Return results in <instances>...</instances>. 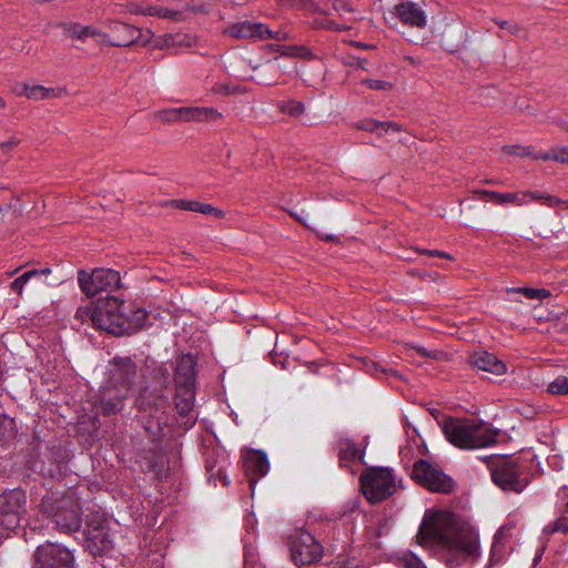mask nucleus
Segmentation results:
<instances>
[{"label":"nucleus","mask_w":568,"mask_h":568,"mask_svg":"<svg viewBox=\"0 0 568 568\" xmlns=\"http://www.w3.org/2000/svg\"><path fill=\"white\" fill-rule=\"evenodd\" d=\"M195 366L196 362L192 355L184 354L179 357L174 369V385L195 386Z\"/></svg>","instance_id":"21"},{"label":"nucleus","mask_w":568,"mask_h":568,"mask_svg":"<svg viewBox=\"0 0 568 568\" xmlns=\"http://www.w3.org/2000/svg\"><path fill=\"white\" fill-rule=\"evenodd\" d=\"M243 468L248 477L250 486H254L257 479L268 471L267 456L262 452L252 450L247 453L243 460Z\"/></svg>","instance_id":"19"},{"label":"nucleus","mask_w":568,"mask_h":568,"mask_svg":"<svg viewBox=\"0 0 568 568\" xmlns=\"http://www.w3.org/2000/svg\"><path fill=\"white\" fill-rule=\"evenodd\" d=\"M85 528L87 548L93 556H102L113 547L106 520L99 514L88 517Z\"/></svg>","instance_id":"12"},{"label":"nucleus","mask_w":568,"mask_h":568,"mask_svg":"<svg viewBox=\"0 0 568 568\" xmlns=\"http://www.w3.org/2000/svg\"><path fill=\"white\" fill-rule=\"evenodd\" d=\"M150 568H164V566L161 560H155L151 564Z\"/></svg>","instance_id":"60"},{"label":"nucleus","mask_w":568,"mask_h":568,"mask_svg":"<svg viewBox=\"0 0 568 568\" xmlns=\"http://www.w3.org/2000/svg\"><path fill=\"white\" fill-rule=\"evenodd\" d=\"M509 531H510V528L501 527L495 534L493 545L490 548V557H489L490 566L497 565L504 559V557L507 552V542H508Z\"/></svg>","instance_id":"26"},{"label":"nucleus","mask_w":568,"mask_h":568,"mask_svg":"<svg viewBox=\"0 0 568 568\" xmlns=\"http://www.w3.org/2000/svg\"><path fill=\"white\" fill-rule=\"evenodd\" d=\"M415 539L417 545L433 552L447 568H459L480 556L477 531L448 511L426 514Z\"/></svg>","instance_id":"1"},{"label":"nucleus","mask_w":568,"mask_h":568,"mask_svg":"<svg viewBox=\"0 0 568 568\" xmlns=\"http://www.w3.org/2000/svg\"><path fill=\"white\" fill-rule=\"evenodd\" d=\"M39 508L61 531H78L81 527V507L72 491L63 495L47 494L42 497Z\"/></svg>","instance_id":"4"},{"label":"nucleus","mask_w":568,"mask_h":568,"mask_svg":"<svg viewBox=\"0 0 568 568\" xmlns=\"http://www.w3.org/2000/svg\"><path fill=\"white\" fill-rule=\"evenodd\" d=\"M138 375V367L130 357H114L109 371L108 384L129 394Z\"/></svg>","instance_id":"17"},{"label":"nucleus","mask_w":568,"mask_h":568,"mask_svg":"<svg viewBox=\"0 0 568 568\" xmlns=\"http://www.w3.org/2000/svg\"><path fill=\"white\" fill-rule=\"evenodd\" d=\"M560 495H561L562 500L565 501L564 510L561 511V514H565L566 516H568V491H567V489L564 488L560 491Z\"/></svg>","instance_id":"55"},{"label":"nucleus","mask_w":568,"mask_h":568,"mask_svg":"<svg viewBox=\"0 0 568 568\" xmlns=\"http://www.w3.org/2000/svg\"><path fill=\"white\" fill-rule=\"evenodd\" d=\"M176 209L200 212L205 215H214L217 219H223L225 213L207 203H201L197 201L176 200L172 202Z\"/></svg>","instance_id":"28"},{"label":"nucleus","mask_w":568,"mask_h":568,"mask_svg":"<svg viewBox=\"0 0 568 568\" xmlns=\"http://www.w3.org/2000/svg\"><path fill=\"white\" fill-rule=\"evenodd\" d=\"M303 214H304L303 210H302V213L290 211V215L292 217H294L297 222L302 223L304 226L310 227L308 224L306 223V219Z\"/></svg>","instance_id":"52"},{"label":"nucleus","mask_w":568,"mask_h":568,"mask_svg":"<svg viewBox=\"0 0 568 568\" xmlns=\"http://www.w3.org/2000/svg\"><path fill=\"white\" fill-rule=\"evenodd\" d=\"M545 534L552 535L555 532L568 534V516L561 514L554 523L544 528Z\"/></svg>","instance_id":"35"},{"label":"nucleus","mask_w":568,"mask_h":568,"mask_svg":"<svg viewBox=\"0 0 568 568\" xmlns=\"http://www.w3.org/2000/svg\"><path fill=\"white\" fill-rule=\"evenodd\" d=\"M485 462L490 470L491 479L504 491L521 493L528 485L523 475L521 464L511 456L486 457Z\"/></svg>","instance_id":"6"},{"label":"nucleus","mask_w":568,"mask_h":568,"mask_svg":"<svg viewBox=\"0 0 568 568\" xmlns=\"http://www.w3.org/2000/svg\"><path fill=\"white\" fill-rule=\"evenodd\" d=\"M169 404V396L162 389L144 388L136 398V406L144 414L142 417L144 429L154 442L161 437L162 424L164 423L163 415Z\"/></svg>","instance_id":"5"},{"label":"nucleus","mask_w":568,"mask_h":568,"mask_svg":"<svg viewBox=\"0 0 568 568\" xmlns=\"http://www.w3.org/2000/svg\"><path fill=\"white\" fill-rule=\"evenodd\" d=\"M362 490L372 504L389 497L395 490V479L387 468H373L361 476Z\"/></svg>","instance_id":"8"},{"label":"nucleus","mask_w":568,"mask_h":568,"mask_svg":"<svg viewBox=\"0 0 568 568\" xmlns=\"http://www.w3.org/2000/svg\"><path fill=\"white\" fill-rule=\"evenodd\" d=\"M27 496L24 490L14 488L0 495V529L11 531L20 526L26 514Z\"/></svg>","instance_id":"9"},{"label":"nucleus","mask_w":568,"mask_h":568,"mask_svg":"<svg viewBox=\"0 0 568 568\" xmlns=\"http://www.w3.org/2000/svg\"><path fill=\"white\" fill-rule=\"evenodd\" d=\"M23 93L32 100H43L55 97L53 89H47L42 85H24Z\"/></svg>","instance_id":"32"},{"label":"nucleus","mask_w":568,"mask_h":568,"mask_svg":"<svg viewBox=\"0 0 568 568\" xmlns=\"http://www.w3.org/2000/svg\"><path fill=\"white\" fill-rule=\"evenodd\" d=\"M129 394L110 384H105L94 396L93 406L97 413L103 416H112L122 412Z\"/></svg>","instance_id":"16"},{"label":"nucleus","mask_w":568,"mask_h":568,"mask_svg":"<svg viewBox=\"0 0 568 568\" xmlns=\"http://www.w3.org/2000/svg\"><path fill=\"white\" fill-rule=\"evenodd\" d=\"M559 125L562 128V130L568 132V122H561Z\"/></svg>","instance_id":"64"},{"label":"nucleus","mask_w":568,"mask_h":568,"mask_svg":"<svg viewBox=\"0 0 568 568\" xmlns=\"http://www.w3.org/2000/svg\"><path fill=\"white\" fill-rule=\"evenodd\" d=\"M274 48L276 49V51L281 52L282 55L293 57V55L297 54L296 53L297 48H294V47L286 48L283 45H274Z\"/></svg>","instance_id":"48"},{"label":"nucleus","mask_w":568,"mask_h":568,"mask_svg":"<svg viewBox=\"0 0 568 568\" xmlns=\"http://www.w3.org/2000/svg\"><path fill=\"white\" fill-rule=\"evenodd\" d=\"M363 84L367 85L371 90H384L388 91L393 89V83L383 80L366 79L362 81Z\"/></svg>","instance_id":"41"},{"label":"nucleus","mask_w":568,"mask_h":568,"mask_svg":"<svg viewBox=\"0 0 568 568\" xmlns=\"http://www.w3.org/2000/svg\"><path fill=\"white\" fill-rule=\"evenodd\" d=\"M78 283L88 297H93L99 293H110L120 287L121 277L119 272L111 268H94L91 273L79 270Z\"/></svg>","instance_id":"7"},{"label":"nucleus","mask_w":568,"mask_h":568,"mask_svg":"<svg viewBox=\"0 0 568 568\" xmlns=\"http://www.w3.org/2000/svg\"><path fill=\"white\" fill-rule=\"evenodd\" d=\"M278 110L290 116L298 118L305 111V105L303 102L297 100H287V101H278L277 102Z\"/></svg>","instance_id":"31"},{"label":"nucleus","mask_w":568,"mask_h":568,"mask_svg":"<svg viewBox=\"0 0 568 568\" xmlns=\"http://www.w3.org/2000/svg\"><path fill=\"white\" fill-rule=\"evenodd\" d=\"M446 439L460 449H477L497 443L500 432L488 428L474 419L445 417L440 422Z\"/></svg>","instance_id":"3"},{"label":"nucleus","mask_w":568,"mask_h":568,"mask_svg":"<svg viewBox=\"0 0 568 568\" xmlns=\"http://www.w3.org/2000/svg\"><path fill=\"white\" fill-rule=\"evenodd\" d=\"M18 144H19V140L12 138V139L8 140L7 142L0 143V149L3 151H8V150H12Z\"/></svg>","instance_id":"49"},{"label":"nucleus","mask_w":568,"mask_h":568,"mask_svg":"<svg viewBox=\"0 0 568 568\" xmlns=\"http://www.w3.org/2000/svg\"><path fill=\"white\" fill-rule=\"evenodd\" d=\"M246 90L240 85H233V90H232V94H235V93H245Z\"/></svg>","instance_id":"59"},{"label":"nucleus","mask_w":568,"mask_h":568,"mask_svg":"<svg viewBox=\"0 0 568 568\" xmlns=\"http://www.w3.org/2000/svg\"><path fill=\"white\" fill-rule=\"evenodd\" d=\"M496 23L499 26V28L507 30L511 34H517L520 31V28L516 23H511L506 20H496Z\"/></svg>","instance_id":"44"},{"label":"nucleus","mask_w":568,"mask_h":568,"mask_svg":"<svg viewBox=\"0 0 568 568\" xmlns=\"http://www.w3.org/2000/svg\"><path fill=\"white\" fill-rule=\"evenodd\" d=\"M195 386H175L174 404L181 416H186L194 407Z\"/></svg>","instance_id":"25"},{"label":"nucleus","mask_w":568,"mask_h":568,"mask_svg":"<svg viewBox=\"0 0 568 568\" xmlns=\"http://www.w3.org/2000/svg\"><path fill=\"white\" fill-rule=\"evenodd\" d=\"M414 349L424 357H433L432 352L427 351L425 347H414Z\"/></svg>","instance_id":"56"},{"label":"nucleus","mask_w":568,"mask_h":568,"mask_svg":"<svg viewBox=\"0 0 568 568\" xmlns=\"http://www.w3.org/2000/svg\"><path fill=\"white\" fill-rule=\"evenodd\" d=\"M469 363L478 369L495 375H503L507 371L504 362L498 359L494 354L484 349L474 352L469 357Z\"/></svg>","instance_id":"22"},{"label":"nucleus","mask_w":568,"mask_h":568,"mask_svg":"<svg viewBox=\"0 0 568 568\" xmlns=\"http://www.w3.org/2000/svg\"><path fill=\"white\" fill-rule=\"evenodd\" d=\"M395 12L398 19L405 24L419 29L426 27L427 17L424 10L413 1H402L396 4Z\"/></svg>","instance_id":"20"},{"label":"nucleus","mask_w":568,"mask_h":568,"mask_svg":"<svg viewBox=\"0 0 568 568\" xmlns=\"http://www.w3.org/2000/svg\"><path fill=\"white\" fill-rule=\"evenodd\" d=\"M476 195H478L483 200H489L498 205H504L508 203H513L517 206H521L526 203V201H523L520 197V193H499L496 191H488V190H476L474 191Z\"/></svg>","instance_id":"27"},{"label":"nucleus","mask_w":568,"mask_h":568,"mask_svg":"<svg viewBox=\"0 0 568 568\" xmlns=\"http://www.w3.org/2000/svg\"><path fill=\"white\" fill-rule=\"evenodd\" d=\"M552 152H554L552 161L568 164V148L567 146H556L552 149Z\"/></svg>","instance_id":"43"},{"label":"nucleus","mask_w":568,"mask_h":568,"mask_svg":"<svg viewBox=\"0 0 568 568\" xmlns=\"http://www.w3.org/2000/svg\"><path fill=\"white\" fill-rule=\"evenodd\" d=\"M156 14L159 17H169L170 16V11L168 9H161L156 12Z\"/></svg>","instance_id":"61"},{"label":"nucleus","mask_w":568,"mask_h":568,"mask_svg":"<svg viewBox=\"0 0 568 568\" xmlns=\"http://www.w3.org/2000/svg\"><path fill=\"white\" fill-rule=\"evenodd\" d=\"M70 37L77 38L80 40H85L87 38H95L99 43L105 44L106 33L99 31L92 27H83L80 24H74L69 29Z\"/></svg>","instance_id":"29"},{"label":"nucleus","mask_w":568,"mask_h":568,"mask_svg":"<svg viewBox=\"0 0 568 568\" xmlns=\"http://www.w3.org/2000/svg\"><path fill=\"white\" fill-rule=\"evenodd\" d=\"M352 67L366 69L367 60L361 58H353V61L349 63Z\"/></svg>","instance_id":"54"},{"label":"nucleus","mask_w":568,"mask_h":568,"mask_svg":"<svg viewBox=\"0 0 568 568\" xmlns=\"http://www.w3.org/2000/svg\"><path fill=\"white\" fill-rule=\"evenodd\" d=\"M400 561L404 568H426L425 564L410 551L405 554Z\"/></svg>","instance_id":"39"},{"label":"nucleus","mask_w":568,"mask_h":568,"mask_svg":"<svg viewBox=\"0 0 568 568\" xmlns=\"http://www.w3.org/2000/svg\"><path fill=\"white\" fill-rule=\"evenodd\" d=\"M108 28L111 32V36L106 34L105 44H110L113 47H129L139 41L141 37L140 29L135 27L119 22V21H110Z\"/></svg>","instance_id":"18"},{"label":"nucleus","mask_w":568,"mask_h":568,"mask_svg":"<svg viewBox=\"0 0 568 568\" xmlns=\"http://www.w3.org/2000/svg\"><path fill=\"white\" fill-rule=\"evenodd\" d=\"M323 240L325 241H328V242H335L337 241V237L335 235H325V236H321Z\"/></svg>","instance_id":"63"},{"label":"nucleus","mask_w":568,"mask_h":568,"mask_svg":"<svg viewBox=\"0 0 568 568\" xmlns=\"http://www.w3.org/2000/svg\"><path fill=\"white\" fill-rule=\"evenodd\" d=\"M357 129L363 130V131H367V132L377 133V134L382 135L381 122L375 121V120H364V121H361L357 124Z\"/></svg>","instance_id":"42"},{"label":"nucleus","mask_w":568,"mask_h":568,"mask_svg":"<svg viewBox=\"0 0 568 568\" xmlns=\"http://www.w3.org/2000/svg\"><path fill=\"white\" fill-rule=\"evenodd\" d=\"M233 87L230 84H222L220 85L219 92H222L224 94H232Z\"/></svg>","instance_id":"57"},{"label":"nucleus","mask_w":568,"mask_h":568,"mask_svg":"<svg viewBox=\"0 0 568 568\" xmlns=\"http://www.w3.org/2000/svg\"><path fill=\"white\" fill-rule=\"evenodd\" d=\"M353 45H355L358 49H373V48H375L374 45H371V44H367V43H363V42H354Z\"/></svg>","instance_id":"58"},{"label":"nucleus","mask_w":568,"mask_h":568,"mask_svg":"<svg viewBox=\"0 0 568 568\" xmlns=\"http://www.w3.org/2000/svg\"><path fill=\"white\" fill-rule=\"evenodd\" d=\"M412 478L430 491L449 494L455 488V481L442 469L430 463L419 459L414 464Z\"/></svg>","instance_id":"10"},{"label":"nucleus","mask_w":568,"mask_h":568,"mask_svg":"<svg viewBox=\"0 0 568 568\" xmlns=\"http://www.w3.org/2000/svg\"><path fill=\"white\" fill-rule=\"evenodd\" d=\"M16 423L8 416H0V444L4 445L16 437Z\"/></svg>","instance_id":"30"},{"label":"nucleus","mask_w":568,"mask_h":568,"mask_svg":"<svg viewBox=\"0 0 568 568\" xmlns=\"http://www.w3.org/2000/svg\"><path fill=\"white\" fill-rule=\"evenodd\" d=\"M548 392L552 395H567L568 378L566 376H558L548 385Z\"/></svg>","instance_id":"37"},{"label":"nucleus","mask_w":568,"mask_h":568,"mask_svg":"<svg viewBox=\"0 0 568 568\" xmlns=\"http://www.w3.org/2000/svg\"><path fill=\"white\" fill-rule=\"evenodd\" d=\"M422 254H427L429 256H434V257H442V258H447V260H454V257L446 253V252H443V251H438V250H423L420 251Z\"/></svg>","instance_id":"46"},{"label":"nucleus","mask_w":568,"mask_h":568,"mask_svg":"<svg viewBox=\"0 0 568 568\" xmlns=\"http://www.w3.org/2000/svg\"><path fill=\"white\" fill-rule=\"evenodd\" d=\"M382 373L385 374L388 377H396V378H399V379L403 378V375L399 372H397L396 369L392 368V367H385L384 366V368H382Z\"/></svg>","instance_id":"51"},{"label":"nucleus","mask_w":568,"mask_h":568,"mask_svg":"<svg viewBox=\"0 0 568 568\" xmlns=\"http://www.w3.org/2000/svg\"><path fill=\"white\" fill-rule=\"evenodd\" d=\"M225 457L215 450L207 452L205 458V469L207 473L209 480H213L216 485L219 478L224 486L229 484L227 477L224 473Z\"/></svg>","instance_id":"23"},{"label":"nucleus","mask_w":568,"mask_h":568,"mask_svg":"<svg viewBox=\"0 0 568 568\" xmlns=\"http://www.w3.org/2000/svg\"><path fill=\"white\" fill-rule=\"evenodd\" d=\"M39 275V270H31V271H28V272H24L23 274H21L20 276H18L12 283H11V288L12 291H14L16 293H18L19 295H21L22 291H23V287L24 285L30 281V278L34 277V276H38Z\"/></svg>","instance_id":"36"},{"label":"nucleus","mask_w":568,"mask_h":568,"mask_svg":"<svg viewBox=\"0 0 568 568\" xmlns=\"http://www.w3.org/2000/svg\"><path fill=\"white\" fill-rule=\"evenodd\" d=\"M388 131L400 132L402 126L398 123L392 121L381 122V132L383 133Z\"/></svg>","instance_id":"45"},{"label":"nucleus","mask_w":568,"mask_h":568,"mask_svg":"<svg viewBox=\"0 0 568 568\" xmlns=\"http://www.w3.org/2000/svg\"><path fill=\"white\" fill-rule=\"evenodd\" d=\"M382 368H384V366L381 363H376V362L367 363V372L371 374H376L378 372L382 373Z\"/></svg>","instance_id":"50"},{"label":"nucleus","mask_w":568,"mask_h":568,"mask_svg":"<svg viewBox=\"0 0 568 568\" xmlns=\"http://www.w3.org/2000/svg\"><path fill=\"white\" fill-rule=\"evenodd\" d=\"M334 8H335L336 11H338L341 13H343V12H352L353 11L346 0H336L334 2Z\"/></svg>","instance_id":"47"},{"label":"nucleus","mask_w":568,"mask_h":568,"mask_svg":"<svg viewBox=\"0 0 568 568\" xmlns=\"http://www.w3.org/2000/svg\"><path fill=\"white\" fill-rule=\"evenodd\" d=\"M405 60L408 61L413 65L419 64V61L415 60L413 57H409V55L405 57Z\"/></svg>","instance_id":"62"},{"label":"nucleus","mask_w":568,"mask_h":568,"mask_svg":"<svg viewBox=\"0 0 568 568\" xmlns=\"http://www.w3.org/2000/svg\"><path fill=\"white\" fill-rule=\"evenodd\" d=\"M143 308L132 310L125 302L111 295L95 302L94 327L112 335H130L138 332L146 320Z\"/></svg>","instance_id":"2"},{"label":"nucleus","mask_w":568,"mask_h":568,"mask_svg":"<svg viewBox=\"0 0 568 568\" xmlns=\"http://www.w3.org/2000/svg\"><path fill=\"white\" fill-rule=\"evenodd\" d=\"M535 159H538V160H544V161H550L552 160V156H554V152H539L537 154H534L532 155Z\"/></svg>","instance_id":"53"},{"label":"nucleus","mask_w":568,"mask_h":568,"mask_svg":"<svg viewBox=\"0 0 568 568\" xmlns=\"http://www.w3.org/2000/svg\"><path fill=\"white\" fill-rule=\"evenodd\" d=\"M37 568H73L72 552L59 544H45L34 552Z\"/></svg>","instance_id":"14"},{"label":"nucleus","mask_w":568,"mask_h":568,"mask_svg":"<svg viewBox=\"0 0 568 568\" xmlns=\"http://www.w3.org/2000/svg\"><path fill=\"white\" fill-rule=\"evenodd\" d=\"M338 458L341 467H351L354 463H359L364 458V452L355 445L354 442L345 439L337 443Z\"/></svg>","instance_id":"24"},{"label":"nucleus","mask_w":568,"mask_h":568,"mask_svg":"<svg viewBox=\"0 0 568 568\" xmlns=\"http://www.w3.org/2000/svg\"><path fill=\"white\" fill-rule=\"evenodd\" d=\"M508 292L520 293L528 300H545L551 295L550 291L545 288L513 287Z\"/></svg>","instance_id":"33"},{"label":"nucleus","mask_w":568,"mask_h":568,"mask_svg":"<svg viewBox=\"0 0 568 568\" xmlns=\"http://www.w3.org/2000/svg\"><path fill=\"white\" fill-rule=\"evenodd\" d=\"M520 197L523 199V201H525L526 197H530L531 200H542L544 204L548 205L549 207H555L562 203V201L556 196L546 195L539 192H521Z\"/></svg>","instance_id":"34"},{"label":"nucleus","mask_w":568,"mask_h":568,"mask_svg":"<svg viewBox=\"0 0 568 568\" xmlns=\"http://www.w3.org/2000/svg\"><path fill=\"white\" fill-rule=\"evenodd\" d=\"M291 559L296 566H307L318 562L324 554V547L307 531H300L291 537Z\"/></svg>","instance_id":"11"},{"label":"nucleus","mask_w":568,"mask_h":568,"mask_svg":"<svg viewBox=\"0 0 568 568\" xmlns=\"http://www.w3.org/2000/svg\"><path fill=\"white\" fill-rule=\"evenodd\" d=\"M155 118L162 122H206L216 121L222 114L213 108L181 106L158 111Z\"/></svg>","instance_id":"13"},{"label":"nucleus","mask_w":568,"mask_h":568,"mask_svg":"<svg viewBox=\"0 0 568 568\" xmlns=\"http://www.w3.org/2000/svg\"><path fill=\"white\" fill-rule=\"evenodd\" d=\"M224 33L235 39H252L254 41L266 39L281 41L285 39L284 32L273 31L265 23L251 22L247 20L229 26L224 30Z\"/></svg>","instance_id":"15"},{"label":"nucleus","mask_w":568,"mask_h":568,"mask_svg":"<svg viewBox=\"0 0 568 568\" xmlns=\"http://www.w3.org/2000/svg\"><path fill=\"white\" fill-rule=\"evenodd\" d=\"M95 303L90 306H80L75 312V318L81 323L91 322L94 326Z\"/></svg>","instance_id":"38"},{"label":"nucleus","mask_w":568,"mask_h":568,"mask_svg":"<svg viewBox=\"0 0 568 568\" xmlns=\"http://www.w3.org/2000/svg\"><path fill=\"white\" fill-rule=\"evenodd\" d=\"M503 152L510 154V155H517V156H530L532 155L531 148H523L519 145H505L503 146Z\"/></svg>","instance_id":"40"}]
</instances>
